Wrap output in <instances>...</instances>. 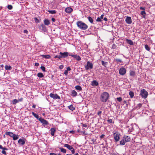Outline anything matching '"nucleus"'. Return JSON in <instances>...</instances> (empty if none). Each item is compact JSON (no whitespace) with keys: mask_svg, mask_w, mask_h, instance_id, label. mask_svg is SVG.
<instances>
[{"mask_svg":"<svg viewBox=\"0 0 155 155\" xmlns=\"http://www.w3.org/2000/svg\"><path fill=\"white\" fill-rule=\"evenodd\" d=\"M5 134L6 135H8L9 136L11 137H12L14 135V134L13 133L11 132H6Z\"/></svg>","mask_w":155,"mask_h":155,"instance_id":"18","label":"nucleus"},{"mask_svg":"<svg viewBox=\"0 0 155 155\" xmlns=\"http://www.w3.org/2000/svg\"><path fill=\"white\" fill-rule=\"evenodd\" d=\"M73 10L72 8L70 7H67L65 9V12L68 13H70L72 12Z\"/></svg>","mask_w":155,"mask_h":155,"instance_id":"15","label":"nucleus"},{"mask_svg":"<svg viewBox=\"0 0 155 155\" xmlns=\"http://www.w3.org/2000/svg\"><path fill=\"white\" fill-rule=\"evenodd\" d=\"M75 89L79 91H81L82 90V88L79 85H77L75 87Z\"/></svg>","mask_w":155,"mask_h":155,"instance_id":"26","label":"nucleus"},{"mask_svg":"<svg viewBox=\"0 0 155 155\" xmlns=\"http://www.w3.org/2000/svg\"><path fill=\"white\" fill-rule=\"evenodd\" d=\"M51 131V134L52 136L54 135V133L56 131V130L55 128H51L50 129Z\"/></svg>","mask_w":155,"mask_h":155,"instance_id":"16","label":"nucleus"},{"mask_svg":"<svg viewBox=\"0 0 155 155\" xmlns=\"http://www.w3.org/2000/svg\"><path fill=\"white\" fill-rule=\"evenodd\" d=\"M93 64L90 62L87 61V64L85 66V68L87 70H88L89 69H92L93 68Z\"/></svg>","mask_w":155,"mask_h":155,"instance_id":"6","label":"nucleus"},{"mask_svg":"<svg viewBox=\"0 0 155 155\" xmlns=\"http://www.w3.org/2000/svg\"><path fill=\"white\" fill-rule=\"evenodd\" d=\"M61 151L64 153H65L66 152V149H64L62 148H60Z\"/></svg>","mask_w":155,"mask_h":155,"instance_id":"36","label":"nucleus"},{"mask_svg":"<svg viewBox=\"0 0 155 155\" xmlns=\"http://www.w3.org/2000/svg\"><path fill=\"white\" fill-rule=\"evenodd\" d=\"M71 153L74 154L75 153V150L74 149H72L71 150Z\"/></svg>","mask_w":155,"mask_h":155,"instance_id":"57","label":"nucleus"},{"mask_svg":"<svg viewBox=\"0 0 155 155\" xmlns=\"http://www.w3.org/2000/svg\"><path fill=\"white\" fill-rule=\"evenodd\" d=\"M69 55L74 58L78 61H80L81 60V58L80 56L76 54H69Z\"/></svg>","mask_w":155,"mask_h":155,"instance_id":"11","label":"nucleus"},{"mask_svg":"<svg viewBox=\"0 0 155 155\" xmlns=\"http://www.w3.org/2000/svg\"><path fill=\"white\" fill-rule=\"evenodd\" d=\"M35 66H38L39 65V64L38 63H35Z\"/></svg>","mask_w":155,"mask_h":155,"instance_id":"58","label":"nucleus"},{"mask_svg":"<svg viewBox=\"0 0 155 155\" xmlns=\"http://www.w3.org/2000/svg\"><path fill=\"white\" fill-rule=\"evenodd\" d=\"M18 143L21 145H24L25 143L24 139H19L18 141Z\"/></svg>","mask_w":155,"mask_h":155,"instance_id":"13","label":"nucleus"},{"mask_svg":"<svg viewBox=\"0 0 155 155\" xmlns=\"http://www.w3.org/2000/svg\"><path fill=\"white\" fill-rule=\"evenodd\" d=\"M28 31L26 30H25L24 31V32L25 33H28Z\"/></svg>","mask_w":155,"mask_h":155,"instance_id":"61","label":"nucleus"},{"mask_svg":"<svg viewBox=\"0 0 155 155\" xmlns=\"http://www.w3.org/2000/svg\"><path fill=\"white\" fill-rule=\"evenodd\" d=\"M125 21L128 24H131L132 22L131 18L130 17H127L125 19Z\"/></svg>","mask_w":155,"mask_h":155,"instance_id":"12","label":"nucleus"},{"mask_svg":"<svg viewBox=\"0 0 155 155\" xmlns=\"http://www.w3.org/2000/svg\"><path fill=\"white\" fill-rule=\"evenodd\" d=\"M129 94L131 98H132L134 96V93L133 92L130 91L129 92Z\"/></svg>","mask_w":155,"mask_h":155,"instance_id":"33","label":"nucleus"},{"mask_svg":"<svg viewBox=\"0 0 155 155\" xmlns=\"http://www.w3.org/2000/svg\"><path fill=\"white\" fill-rule=\"evenodd\" d=\"M89 21L91 23H93V20L92 19V18L90 17L89 16L87 17Z\"/></svg>","mask_w":155,"mask_h":155,"instance_id":"27","label":"nucleus"},{"mask_svg":"<svg viewBox=\"0 0 155 155\" xmlns=\"http://www.w3.org/2000/svg\"><path fill=\"white\" fill-rule=\"evenodd\" d=\"M101 113L102 112L101 111H100L97 113V114L98 115H100L101 114Z\"/></svg>","mask_w":155,"mask_h":155,"instance_id":"56","label":"nucleus"},{"mask_svg":"<svg viewBox=\"0 0 155 155\" xmlns=\"http://www.w3.org/2000/svg\"><path fill=\"white\" fill-rule=\"evenodd\" d=\"M68 107L70 110H71L72 111L74 110L75 109L74 107H73L72 104L68 106Z\"/></svg>","mask_w":155,"mask_h":155,"instance_id":"25","label":"nucleus"},{"mask_svg":"<svg viewBox=\"0 0 155 155\" xmlns=\"http://www.w3.org/2000/svg\"><path fill=\"white\" fill-rule=\"evenodd\" d=\"M115 60L117 62H122V60L120 59L117 58L115 59Z\"/></svg>","mask_w":155,"mask_h":155,"instance_id":"41","label":"nucleus"},{"mask_svg":"<svg viewBox=\"0 0 155 155\" xmlns=\"http://www.w3.org/2000/svg\"><path fill=\"white\" fill-rule=\"evenodd\" d=\"M113 133L114 138L115 140V141L116 142L118 141L120 139V134L117 132H114V131L113 132Z\"/></svg>","mask_w":155,"mask_h":155,"instance_id":"5","label":"nucleus"},{"mask_svg":"<svg viewBox=\"0 0 155 155\" xmlns=\"http://www.w3.org/2000/svg\"><path fill=\"white\" fill-rule=\"evenodd\" d=\"M96 21L97 22H101L102 21L101 18L99 17H98L96 20Z\"/></svg>","mask_w":155,"mask_h":155,"instance_id":"44","label":"nucleus"},{"mask_svg":"<svg viewBox=\"0 0 155 155\" xmlns=\"http://www.w3.org/2000/svg\"><path fill=\"white\" fill-rule=\"evenodd\" d=\"M107 121L108 123H112V120L111 119H110L108 120Z\"/></svg>","mask_w":155,"mask_h":155,"instance_id":"47","label":"nucleus"},{"mask_svg":"<svg viewBox=\"0 0 155 155\" xmlns=\"http://www.w3.org/2000/svg\"><path fill=\"white\" fill-rule=\"evenodd\" d=\"M104 16V15L102 14L101 15L100 18H101V19H103V18Z\"/></svg>","mask_w":155,"mask_h":155,"instance_id":"63","label":"nucleus"},{"mask_svg":"<svg viewBox=\"0 0 155 155\" xmlns=\"http://www.w3.org/2000/svg\"><path fill=\"white\" fill-rule=\"evenodd\" d=\"M19 137V136L18 135H16L14 134V135L12 137L13 140H17L18 138Z\"/></svg>","mask_w":155,"mask_h":155,"instance_id":"23","label":"nucleus"},{"mask_svg":"<svg viewBox=\"0 0 155 155\" xmlns=\"http://www.w3.org/2000/svg\"><path fill=\"white\" fill-rule=\"evenodd\" d=\"M69 133L71 134H74L75 133V132L73 130H71L70 131Z\"/></svg>","mask_w":155,"mask_h":155,"instance_id":"52","label":"nucleus"},{"mask_svg":"<svg viewBox=\"0 0 155 155\" xmlns=\"http://www.w3.org/2000/svg\"><path fill=\"white\" fill-rule=\"evenodd\" d=\"M116 48V46L115 44H113L112 46V48L113 49H115Z\"/></svg>","mask_w":155,"mask_h":155,"instance_id":"49","label":"nucleus"},{"mask_svg":"<svg viewBox=\"0 0 155 155\" xmlns=\"http://www.w3.org/2000/svg\"><path fill=\"white\" fill-rule=\"evenodd\" d=\"M48 12L52 14H54L56 13V11L55 10H49Z\"/></svg>","mask_w":155,"mask_h":155,"instance_id":"38","label":"nucleus"},{"mask_svg":"<svg viewBox=\"0 0 155 155\" xmlns=\"http://www.w3.org/2000/svg\"><path fill=\"white\" fill-rule=\"evenodd\" d=\"M104 134H102V135H101L100 136V137L101 138H102L104 137Z\"/></svg>","mask_w":155,"mask_h":155,"instance_id":"64","label":"nucleus"},{"mask_svg":"<svg viewBox=\"0 0 155 155\" xmlns=\"http://www.w3.org/2000/svg\"><path fill=\"white\" fill-rule=\"evenodd\" d=\"M126 72V70L124 68H121L119 70V73L122 75H124Z\"/></svg>","mask_w":155,"mask_h":155,"instance_id":"7","label":"nucleus"},{"mask_svg":"<svg viewBox=\"0 0 155 155\" xmlns=\"http://www.w3.org/2000/svg\"><path fill=\"white\" fill-rule=\"evenodd\" d=\"M140 95L142 98H146L148 95V92L145 89H142L140 92Z\"/></svg>","mask_w":155,"mask_h":155,"instance_id":"4","label":"nucleus"},{"mask_svg":"<svg viewBox=\"0 0 155 155\" xmlns=\"http://www.w3.org/2000/svg\"><path fill=\"white\" fill-rule=\"evenodd\" d=\"M39 120L42 123L43 125H46L48 124V121L41 117L39 119Z\"/></svg>","mask_w":155,"mask_h":155,"instance_id":"9","label":"nucleus"},{"mask_svg":"<svg viewBox=\"0 0 155 155\" xmlns=\"http://www.w3.org/2000/svg\"><path fill=\"white\" fill-rule=\"evenodd\" d=\"M126 41L127 42V43L130 45H134V43L133 41L127 39Z\"/></svg>","mask_w":155,"mask_h":155,"instance_id":"21","label":"nucleus"},{"mask_svg":"<svg viewBox=\"0 0 155 155\" xmlns=\"http://www.w3.org/2000/svg\"><path fill=\"white\" fill-rule=\"evenodd\" d=\"M2 153H3V154H4L5 155H6V151L4 150H3L2 151Z\"/></svg>","mask_w":155,"mask_h":155,"instance_id":"46","label":"nucleus"},{"mask_svg":"<svg viewBox=\"0 0 155 155\" xmlns=\"http://www.w3.org/2000/svg\"><path fill=\"white\" fill-rule=\"evenodd\" d=\"M44 23L45 25H48L50 24L49 21L47 19H45L44 20Z\"/></svg>","mask_w":155,"mask_h":155,"instance_id":"22","label":"nucleus"},{"mask_svg":"<svg viewBox=\"0 0 155 155\" xmlns=\"http://www.w3.org/2000/svg\"><path fill=\"white\" fill-rule=\"evenodd\" d=\"M64 74L65 75H67L68 74V71L67 70L65 71Z\"/></svg>","mask_w":155,"mask_h":155,"instance_id":"50","label":"nucleus"},{"mask_svg":"<svg viewBox=\"0 0 155 155\" xmlns=\"http://www.w3.org/2000/svg\"><path fill=\"white\" fill-rule=\"evenodd\" d=\"M41 56L43 58L46 59H49L51 58V56L49 55H41Z\"/></svg>","mask_w":155,"mask_h":155,"instance_id":"20","label":"nucleus"},{"mask_svg":"<svg viewBox=\"0 0 155 155\" xmlns=\"http://www.w3.org/2000/svg\"><path fill=\"white\" fill-rule=\"evenodd\" d=\"M117 100L119 102H120L122 100V99L121 97H117Z\"/></svg>","mask_w":155,"mask_h":155,"instance_id":"42","label":"nucleus"},{"mask_svg":"<svg viewBox=\"0 0 155 155\" xmlns=\"http://www.w3.org/2000/svg\"><path fill=\"white\" fill-rule=\"evenodd\" d=\"M59 54L61 55L62 58H65L69 55L68 53L67 52H60L59 53Z\"/></svg>","mask_w":155,"mask_h":155,"instance_id":"10","label":"nucleus"},{"mask_svg":"<svg viewBox=\"0 0 155 155\" xmlns=\"http://www.w3.org/2000/svg\"><path fill=\"white\" fill-rule=\"evenodd\" d=\"M8 8L9 10H11L12 9L13 7L11 5H8L7 7Z\"/></svg>","mask_w":155,"mask_h":155,"instance_id":"40","label":"nucleus"},{"mask_svg":"<svg viewBox=\"0 0 155 155\" xmlns=\"http://www.w3.org/2000/svg\"><path fill=\"white\" fill-rule=\"evenodd\" d=\"M101 64L102 65L104 66L105 67H106V65H107V62H105L103 61H101Z\"/></svg>","mask_w":155,"mask_h":155,"instance_id":"37","label":"nucleus"},{"mask_svg":"<svg viewBox=\"0 0 155 155\" xmlns=\"http://www.w3.org/2000/svg\"><path fill=\"white\" fill-rule=\"evenodd\" d=\"M83 127H87V124H82L81 125Z\"/></svg>","mask_w":155,"mask_h":155,"instance_id":"51","label":"nucleus"},{"mask_svg":"<svg viewBox=\"0 0 155 155\" xmlns=\"http://www.w3.org/2000/svg\"><path fill=\"white\" fill-rule=\"evenodd\" d=\"M76 24L78 27L81 30H85L88 28L87 25L82 21H77Z\"/></svg>","mask_w":155,"mask_h":155,"instance_id":"1","label":"nucleus"},{"mask_svg":"<svg viewBox=\"0 0 155 155\" xmlns=\"http://www.w3.org/2000/svg\"><path fill=\"white\" fill-rule=\"evenodd\" d=\"M130 75L132 77H134L135 75V72L134 71H130Z\"/></svg>","mask_w":155,"mask_h":155,"instance_id":"29","label":"nucleus"},{"mask_svg":"<svg viewBox=\"0 0 155 155\" xmlns=\"http://www.w3.org/2000/svg\"><path fill=\"white\" fill-rule=\"evenodd\" d=\"M5 69L6 70H10L12 69V67L10 66H8L6 65L5 67Z\"/></svg>","mask_w":155,"mask_h":155,"instance_id":"30","label":"nucleus"},{"mask_svg":"<svg viewBox=\"0 0 155 155\" xmlns=\"http://www.w3.org/2000/svg\"><path fill=\"white\" fill-rule=\"evenodd\" d=\"M50 155H57L56 154L53 153H50Z\"/></svg>","mask_w":155,"mask_h":155,"instance_id":"59","label":"nucleus"},{"mask_svg":"<svg viewBox=\"0 0 155 155\" xmlns=\"http://www.w3.org/2000/svg\"><path fill=\"white\" fill-rule=\"evenodd\" d=\"M145 48L146 49L147 51H149L150 50V48L148 46V45H145Z\"/></svg>","mask_w":155,"mask_h":155,"instance_id":"39","label":"nucleus"},{"mask_svg":"<svg viewBox=\"0 0 155 155\" xmlns=\"http://www.w3.org/2000/svg\"><path fill=\"white\" fill-rule=\"evenodd\" d=\"M49 96L51 97L52 98L54 99H60V97L57 94L51 93L49 95Z\"/></svg>","mask_w":155,"mask_h":155,"instance_id":"8","label":"nucleus"},{"mask_svg":"<svg viewBox=\"0 0 155 155\" xmlns=\"http://www.w3.org/2000/svg\"><path fill=\"white\" fill-rule=\"evenodd\" d=\"M130 137L127 136L125 135L123 137L122 139L120 141V144L122 145H124L126 142L130 141Z\"/></svg>","mask_w":155,"mask_h":155,"instance_id":"3","label":"nucleus"},{"mask_svg":"<svg viewBox=\"0 0 155 155\" xmlns=\"http://www.w3.org/2000/svg\"><path fill=\"white\" fill-rule=\"evenodd\" d=\"M39 28L40 29L43 31H46V28L45 26L43 24H42L41 25L39 26Z\"/></svg>","mask_w":155,"mask_h":155,"instance_id":"14","label":"nucleus"},{"mask_svg":"<svg viewBox=\"0 0 155 155\" xmlns=\"http://www.w3.org/2000/svg\"><path fill=\"white\" fill-rule=\"evenodd\" d=\"M63 68H64V66L63 65H61L59 66V68L61 69H63Z\"/></svg>","mask_w":155,"mask_h":155,"instance_id":"54","label":"nucleus"},{"mask_svg":"<svg viewBox=\"0 0 155 155\" xmlns=\"http://www.w3.org/2000/svg\"><path fill=\"white\" fill-rule=\"evenodd\" d=\"M98 83L96 80H94L92 82L91 85L92 86H97L98 85Z\"/></svg>","mask_w":155,"mask_h":155,"instance_id":"17","label":"nucleus"},{"mask_svg":"<svg viewBox=\"0 0 155 155\" xmlns=\"http://www.w3.org/2000/svg\"><path fill=\"white\" fill-rule=\"evenodd\" d=\"M140 9L141 10H145V8L143 7H140Z\"/></svg>","mask_w":155,"mask_h":155,"instance_id":"60","label":"nucleus"},{"mask_svg":"<svg viewBox=\"0 0 155 155\" xmlns=\"http://www.w3.org/2000/svg\"><path fill=\"white\" fill-rule=\"evenodd\" d=\"M146 14V12L144 11H143L141 12V14L142 15H145Z\"/></svg>","mask_w":155,"mask_h":155,"instance_id":"45","label":"nucleus"},{"mask_svg":"<svg viewBox=\"0 0 155 155\" xmlns=\"http://www.w3.org/2000/svg\"><path fill=\"white\" fill-rule=\"evenodd\" d=\"M71 94L74 97H75L77 95V93L75 90L72 91Z\"/></svg>","mask_w":155,"mask_h":155,"instance_id":"24","label":"nucleus"},{"mask_svg":"<svg viewBox=\"0 0 155 155\" xmlns=\"http://www.w3.org/2000/svg\"><path fill=\"white\" fill-rule=\"evenodd\" d=\"M110 155H120L118 153H113L110 154Z\"/></svg>","mask_w":155,"mask_h":155,"instance_id":"53","label":"nucleus"},{"mask_svg":"<svg viewBox=\"0 0 155 155\" xmlns=\"http://www.w3.org/2000/svg\"><path fill=\"white\" fill-rule=\"evenodd\" d=\"M19 101L16 99H15L12 101V102L13 104H15L18 103Z\"/></svg>","mask_w":155,"mask_h":155,"instance_id":"35","label":"nucleus"},{"mask_svg":"<svg viewBox=\"0 0 155 155\" xmlns=\"http://www.w3.org/2000/svg\"><path fill=\"white\" fill-rule=\"evenodd\" d=\"M54 58H58V59L60 60L62 58L61 55L60 54L59 55H56L54 56Z\"/></svg>","mask_w":155,"mask_h":155,"instance_id":"32","label":"nucleus"},{"mask_svg":"<svg viewBox=\"0 0 155 155\" xmlns=\"http://www.w3.org/2000/svg\"><path fill=\"white\" fill-rule=\"evenodd\" d=\"M32 115L35 117L37 119L39 120V119L40 118L38 116V114H35L33 112H32Z\"/></svg>","mask_w":155,"mask_h":155,"instance_id":"28","label":"nucleus"},{"mask_svg":"<svg viewBox=\"0 0 155 155\" xmlns=\"http://www.w3.org/2000/svg\"><path fill=\"white\" fill-rule=\"evenodd\" d=\"M67 71H70L71 70V69L70 68V67H68L67 68Z\"/></svg>","mask_w":155,"mask_h":155,"instance_id":"55","label":"nucleus"},{"mask_svg":"<svg viewBox=\"0 0 155 155\" xmlns=\"http://www.w3.org/2000/svg\"><path fill=\"white\" fill-rule=\"evenodd\" d=\"M34 19L35 20V22L36 23L39 22V21L37 19V18H35Z\"/></svg>","mask_w":155,"mask_h":155,"instance_id":"48","label":"nucleus"},{"mask_svg":"<svg viewBox=\"0 0 155 155\" xmlns=\"http://www.w3.org/2000/svg\"><path fill=\"white\" fill-rule=\"evenodd\" d=\"M109 94L107 92H104L101 94L100 100L103 102H106L109 97Z\"/></svg>","mask_w":155,"mask_h":155,"instance_id":"2","label":"nucleus"},{"mask_svg":"<svg viewBox=\"0 0 155 155\" xmlns=\"http://www.w3.org/2000/svg\"><path fill=\"white\" fill-rule=\"evenodd\" d=\"M37 76L39 78H42L44 77V75H43V74L41 73H38L37 74Z\"/></svg>","mask_w":155,"mask_h":155,"instance_id":"31","label":"nucleus"},{"mask_svg":"<svg viewBox=\"0 0 155 155\" xmlns=\"http://www.w3.org/2000/svg\"><path fill=\"white\" fill-rule=\"evenodd\" d=\"M64 146V147L67 148L69 150H71L73 149V147L67 144H65Z\"/></svg>","mask_w":155,"mask_h":155,"instance_id":"19","label":"nucleus"},{"mask_svg":"<svg viewBox=\"0 0 155 155\" xmlns=\"http://www.w3.org/2000/svg\"><path fill=\"white\" fill-rule=\"evenodd\" d=\"M51 20L53 22H54L55 20V19L53 18H52Z\"/></svg>","mask_w":155,"mask_h":155,"instance_id":"62","label":"nucleus"},{"mask_svg":"<svg viewBox=\"0 0 155 155\" xmlns=\"http://www.w3.org/2000/svg\"><path fill=\"white\" fill-rule=\"evenodd\" d=\"M41 69L44 72H45V68L44 66H41Z\"/></svg>","mask_w":155,"mask_h":155,"instance_id":"43","label":"nucleus"},{"mask_svg":"<svg viewBox=\"0 0 155 155\" xmlns=\"http://www.w3.org/2000/svg\"><path fill=\"white\" fill-rule=\"evenodd\" d=\"M142 104H141V103H139V104H138L137 105V106H136V109H140L141 107Z\"/></svg>","mask_w":155,"mask_h":155,"instance_id":"34","label":"nucleus"}]
</instances>
